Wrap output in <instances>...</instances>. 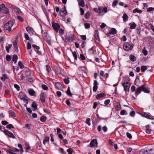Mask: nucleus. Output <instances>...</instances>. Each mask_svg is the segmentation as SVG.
I'll use <instances>...</instances> for the list:
<instances>
[{
    "instance_id": "12",
    "label": "nucleus",
    "mask_w": 154,
    "mask_h": 154,
    "mask_svg": "<svg viewBox=\"0 0 154 154\" xmlns=\"http://www.w3.org/2000/svg\"><path fill=\"white\" fill-rule=\"evenodd\" d=\"M94 38V39L97 41H99L100 40V38L99 36V32L97 30H95Z\"/></svg>"
},
{
    "instance_id": "20",
    "label": "nucleus",
    "mask_w": 154,
    "mask_h": 154,
    "mask_svg": "<svg viewBox=\"0 0 154 154\" xmlns=\"http://www.w3.org/2000/svg\"><path fill=\"white\" fill-rule=\"evenodd\" d=\"M28 92L29 94L31 96L34 95L35 93V91L32 88H30L28 90Z\"/></svg>"
},
{
    "instance_id": "56",
    "label": "nucleus",
    "mask_w": 154,
    "mask_h": 154,
    "mask_svg": "<svg viewBox=\"0 0 154 154\" xmlns=\"http://www.w3.org/2000/svg\"><path fill=\"white\" fill-rule=\"evenodd\" d=\"M7 128L9 129L14 128L13 125L11 124H9L7 125Z\"/></svg>"
},
{
    "instance_id": "58",
    "label": "nucleus",
    "mask_w": 154,
    "mask_h": 154,
    "mask_svg": "<svg viewBox=\"0 0 154 154\" xmlns=\"http://www.w3.org/2000/svg\"><path fill=\"white\" fill-rule=\"evenodd\" d=\"M154 11V8L153 7H149L147 8V11L148 12H150L151 11Z\"/></svg>"
},
{
    "instance_id": "23",
    "label": "nucleus",
    "mask_w": 154,
    "mask_h": 154,
    "mask_svg": "<svg viewBox=\"0 0 154 154\" xmlns=\"http://www.w3.org/2000/svg\"><path fill=\"white\" fill-rule=\"evenodd\" d=\"M26 30L29 33H32L33 31L32 28L30 26H27L26 28Z\"/></svg>"
},
{
    "instance_id": "59",
    "label": "nucleus",
    "mask_w": 154,
    "mask_h": 154,
    "mask_svg": "<svg viewBox=\"0 0 154 154\" xmlns=\"http://www.w3.org/2000/svg\"><path fill=\"white\" fill-rule=\"evenodd\" d=\"M0 128L1 130L2 131L5 133H5H6V131H8L5 129V128L3 127L2 128L0 126Z\"/></svg>"
},
{
    "instance_id": "13",
    "label": "nucleus",
    "mask_w": 154,
    "mask_h": 154,
    "mask_svg": "<svg viewBox=\"0 0 154 154\" xmlns=\"http://www.w3.org/2000/svg\"><path fill=\"white\" fill-rule=\"evenodd\" d=\"M6 135H7L9 137L12 138L13 139H15L16 138L13 134L9 131H6V133L5 134Z\"/></svg>"
},
{
    "instance_id": "49",
    "label": "nucleus",
    "mask_w": 154,
    "mask_h": 154,
    "mask_svg": "<svg viewBox=\"0 0 154 154\" xmlns=\"http://www.w3.org/2000/svg\"><path fill=\"white\" fill-rule=\"evenodd\" d=\"M31 45L30 43L29 42H28L27 43L26 48L27 50H29L31 48Z\"/></svg>"
},
{
    "instance_id": "62",
    "label": "nucleus",
    "mask_w": 154,
    "mask_h": 154,
    "mask_svg": "<svg viewBox=\"0 0 154 154\" xmlns=\"http://www.w3.org/2000/svg\"><path fill=\"white\" fill-rule=\"evenodd\" d=\"M135 112L134 111H132L130 114V115L131 117H134L135 115Z\"/></svg>"
},
{
    "instance_id": "41",
    "label": "nucleus",
    "mask_w": 154,
    "mask_h": 154,
    "mask_svg": "<svg viewBox=\"0 0 154 154\" xmlns=\"http://www.w3.org/2000/svg\"><path fill=\"white\" fill-rule=\"evenodd\" d=\"M72 55L75 60H77V56L76 52L75 51L72 52Z\"/></svg>"
},
{
    "instance_id": "4",
    "label": "nucleus",
    "mask_w": 154,
    "mask_h": 154,
    "mask_svg": "<svg viewBox=\"0 0 154 154\" xmlns=\"http://www.w3.org/2000/svg\"><path fill=\"white\" fill-rule=\"evenodd\" d=\"M89 54L91 56H96L97 55V52L95 49L94 48V46L90 48L88 51Z\"/></svg>"
},
{
    "instance_id": "5",
    "label": "nucleus",
    "mask_w": 154,
    "mask_h": 154,
    "mask_svg": "<svg viewBox=\"0 0 154 154\" xmlns=\"http://www.w3.org/2000/svg\"><path fill=\"white\" fill-rule=\"evenodd\" d=\"M122 85L124 88V90L126 92H129V90L130 87L131 85L130 83L127 82H124L122 84Z\"/></svg>"
},
{
    "instance_id": "51",
    "label": "nucleus",
    "mask_w": 154,
    "mask_h": 154,
    "mask_svg": "<svg viewBox=\"0 0 154 154\" xmlns=\"http://www.w3.org/2000/svg\"><path fill=\"white\" fill-rule=\"evenodd\" d=\"M102 11H103L102 10V7H99L98 8L99 15H100Z\"/></svg>"
},
{
    "instance_id": "30",
    "label": "nucleus",
    "mask_w": 154,
    "mask_h": 154,
    "mask_svg": "<svg viewBox=\"0 0 154 154\" xmlns=\"http://www.w3.org/2000/svg\"><path fill=\"white\" fill-rule=\"evenodd\" d=\"M60 11H61L64 14V16H65L66 14L67 11L65 8V7L64 8H62V9H61Z\"/></svg>"
},
{
    "instance_id": "46",
    "label": "nucleus",
    "mask_w": 154,
    "mask_h": 154,
    "mask_svg": "<svg viewBox=\"0 0 154 154\" xmlns=\"http://www.w3.org/2000/svg\"><path fill=\"white\" fill-rule=\"evenodd\" d=\"M142 52L143 54L145 56L147 55L148 54L147 51L146 50L145 47L142 50Z\"/></svg>"
},
{
    "instance_id": "31",
    "label": "nucleus",
    "mask_w": 154,
    "mask_h": 154,
    "mask_svg": "<svg viewBox=\"0 0 154 154\" xmlns=\"http://www.w3.org/2000/svg\"><path fill=\"white\" fill-rule=\"evenodd\" d=\"M8 78L7 75L5 74H3L2 77L1 78V79L2 80L4 81L5 80L8 79Z\"/></svg>"
},
{
    "instance_id": "39",
    "label": "nucleus",
    "mask_w": 154,
    "mask_h": 154,
    "mask_svg": "<svg viewBox=\"0 0 154 154\" xmlns=\"http://www.w3.org/2000/svg\"><path fill=\"white\" fill-rule=\"evenodd\" d=\"M46 67L47 72H48V73H49V72L51 71V69L50 66L49 65H46Z\"/></svg>"
},
{
    "instance_id": "10",
    "label": "nucleus",
    "mask_w": 154,
    "mask_h": 154,
    "mask_svg": "<svg viewBox=\"0 0 154 154\" xmlns=\"http://www.w3.org/2000/svg\"><path fill=\"white\" fill-rule=\"evenodd\" d=\"M32 47L34 48L35 51L36 52V53L39 55H42L41 52L38 50L40 48L39 47L35 45H32Z\"/></svg>"
},
{
    "instance_id": "8",
    "label": "nucleus",
    "mask_w": 154,
    "mask_h": 154,
    "mask_svg": "<svg viewBox=\"0 0 154 154\" xmlns=\"http://www.w3.org/2000/svg\"><path fill=\"white\" fill-rule=\"evenodd\" d=\"M52 26L54 30L56 32H57L60 27L59 25L57 23H54L52 24Z\"/></svg>"
},
{
    "instance_id": "19",
    "label": "nucleus",
    "mask_w": 154,
    "mask_h": 154,
    "mask_svg": "<svg viewBox=\"0 0 154 154\" xmlns=\"http://www.w3.org/2000/svg\"><path fill=\"white\" fill-rule=\"evenodd\" d=\"M129 58L131 61L132 62H134L136 60V57L132 54L130 55Z\"/></svg>"
},
{
    "instance_id": "14",
    "label": "nucleus",
    "mask_w": 154,
    "mask_h": 154,
    "mask_svg": "<svg viewBox=\"0 0 154 154\" xmlns=\"http://www.w3.org/2000/svg\"><path fill=\"white\" fill-rule=\"evenodd\" d=\"M97 143L96 139H94L91 140L90 143V145L91 147H92L96 146H97Z\"/></svg>"
},
{
    "instance_id": "16",
    "label": "nucleus",
    "mask_w": 154,
    "mask_h": 154,
    "mask_svg": "<svg viewBox=\"0 0 154 154\" xmlns=\"http://www.w3.org/2000/svg\"><path fill=\"white\" fill-rule=\"evenodd\" d=\"M141 91H142V86L137 88L135 93L136 97H137V96L141 93Z\"/></svg>"
},
{
    "instance_id": "28",
    "label": "nucleus",
    "mask_w": 154,
    "mask_h": 154,
    "mask_svg": "<svg viewBox=\"0 0 154 154\" xmlns=\"http://www.w3.org/2000/svg\"><path fill=\"white\" fill-rule=\"evenodd\" d=\"M133 13H137L140 14H141L142 13V11L141 10L138 9L137 8H136L133 11Z\"/></svg>"
},
{
    "instance_id": "42",
    "label": "nucleus",
    "mask_w": 154,
    "mask_h": 154,
    "mask_svg": "<svg viewBox=\"0 0 154 154\" xmlns=\"http://www.w3.org/2000/svg\"><path fill=\"white\" fill-rule=\"evenodd\" d=\"M12 46V44L8 45V46H6V51L8 53L9 52V49L11 48Z\"/></svg>"
},
{
    "instance_id": "2",
    "label": "nucleus",
    "mask_w": 154,
    "mask_h": 154,
    "mask_svg": "<svg viewBox=\"0 0 154 154\" xmlns=\"http://www.w3.org/2000/svg\"><path fill=\"white\" fill-rule=\"evenodd\" d=\"M0 12L7 14L9 13V11L8 9L4 4H2L0 5Z\"/></svg>"
},
{
    "instance_id": "61",
    "label": "nucleus",
    "mask_w": 154,
    "mask_h": 154,
    "mask_svg": "<svg viewBox=\"0 0 154 154\" xmlns=\"http://www.w3.org/2000/svg\"><path fill=\"white\" fill-rule=\"evenodd\" d=\"M120 114L121 115H126L127 112L125 110H122L120 112Z\"/></svg>"
},
{
    "instance_id": "24",
    "label": "nucleus",
    "mask_w": 154,
    "mask_h": 154,
    "mask_svg": "<svg viewBox=\"0 0 154 154\" xmlns=\"http://www.w3.org/2000/svg\"><path fill=\"white\" fill-rule=\"evenodd\" d=\"M109 33L111 34L115 35L116 33V30L115 28H112L109 31Z\"/></svg>"
},
{
    "instance_id": "64",
    "label": "nucleus",
    "mask_w": 154,
    "mask_h": 154,
    "mask_svg": "<svg viewBox=\"0 0 154 154\" xmlns=\"http://www.w3.org/2000/svg\"><path fill=\"white\" fill-rule=\"evenodd\" d=\"M7 151L8 152L9 154H16V153L14 152L13 151L9 149L7 150Z\"/></svg>"
},
{
    "instance_id": "50",
    "label": "nucleus",
    "mask_w": 154,
    "mask_h": 154,
    "mask_svg": "<svg viewBox=\"0 0 154 154\" xmlns=\"http://www.w3.org/2000/svg\"><path fill=\"white\" fill-rule=\"evenodd\" d=\"M11 59V57L8 54H7L6 56V60L7 61H10Z\"/></svg>"
},
{
    "instance_id": "1",
    "label": "nucleus",
    "mask_w": 154,
    "mask_h": 154,
    "mask_svg": "<svg viewBox=\"0 0 154 154\" xmlns=\"http://www.w3.org/2000/svg\"><path fill=\"white\" fill-rule=\"evenodd\" d=\"M13 25V22L12 21H9L4 26V29L5 30H8V31L10 32L12 31L11 27Z\"/></svg>"
},
{
    "instance_id": "6",
    "label": "nucleus",
    "mask_w": 154,
    "mask_h": 154,
    "mask_svg": "<svg viewBox=\"0 0 154 154\" xmlns=\"http://www.w3.org/2000/svg\"><path fill=\"white\" fill-rule=\"evenodd\" d=\"M140 114L143 117H144L147 119H153V116H150L149 114L146 113L144 112H141Z\"/></svg>"
},
{
    "instance_id": "43",
    "label": "nucleus",
    "mask_w": 154,
    "mask_h": 154,
    "mask_svg": "<svg viewBox=\"0 0 154 154\" xmlns=\"http://www.w3.org/2000/svg\"><path fill=\"white\" fill-rule=\"evenodd\" d=\"M90 14L89 11H88L85 15V18L86 19H88L90 16Z\"/></svg>"
},
{
    "instance_id": "37",
    "label": "nucleus",
    "mask_w": 154,
    "mask_h": 154,
    "mask_svg": "<svg viewBox=\"0 0 154 154\" xmlns=\"http://www.w3.org/2000/svg\"><path fill=\"white\" fill-rule=\"evenodd\" d=\"M32 107L35 109H37V105L35 102H33L32 104Z\"/></svg>"
},
{
    "instance_id": "7",
    "label": "nucleus",
    "mask_w": 154,
    "mask_h": 154,
    "mask_svg": "<svg viewBox=\"0 0 154 154\" xmlns=\"http://www.w3.org/2000/svg\"><path fill=\"white\" fill-rule=\"evenodd\" d=\"M152 151V149H148L147 148H145L143 149H141L140 150V152H142L143 154H146V152L147 154H149L151 153L150 152Z\"/></svg>"
},
{
    "instance_id": "9",
    "label": "nucleus",
    "mask_w": 154,
    "mask_h": 154,
    "mask_svg": "<svg viewBox=\"0 0 154 154\" xmlns=\"http://www.w3.org/2000/svg\"><path fill=\"white\" fill-rule=\"evenodd\" d=\"M100 78L101 79H102L101 78V76L103 77V79H104L105 80L106 78L108 76L109 74L107 73H106L104 74V72L103 71H101L100 72Z\"/></svg>"
},
{
    "instance_id": "11",
    "label": "nucleus",
    "mask_w": 154,
    "mask_h": 154,
    "mask_svg": "<svg viewBox=\"0 0 154 154\" xmlns=\"http://www.w3.org/2000/svg\"><path fill=\"white\" fill-rule=\"evenodd\" d=\"M142 91L147 93H149L150 92V88L149 87H146L145 85L142 86Z\"/></svg>"
},
{
    "instance_id": "36",
    "label": "nucleus",
    "mask_w": 154,
    "mask_h": 154,
    "mask_svg": "<svg viewBox=\"0 0 154 154\" xmlns=\"http://www.w3.org/2000/svg\"><path fill=\"white\" fill-rule=\"evenodd\" d=\"M66 93L69 96L71 97H72V94L70 92V88L68 87V88L67 90L66 91Z\"/></svg>"
},
{
    "instance_id": "57",
    "label": "nucleus",
    "mask_w": 154,
    "mask_h": 154,
    "mask_svg": "<svg viewBox=\"0 0 154 154\" xmlns=\"http://www.w3.org/2000/svg\"><path fill=\"white\" fill-rule=\"evenodd\" d=\"M59 151L60 152L62 153L63 154H66V152H64V149L62 148H60L59 149Z\"/></svg>"
},
{
    "instance_id": "25",
    "label": "nucleus",
    "mask_w": 154,
    "mask_h": 154,
    "mask_svg": "<svg viewBox=\"0 0 154 154\" xmlns=\"http://www.w3.org/2000/svg\"><path fill=\"white\" fill-rule=\"evenodd\" d=\"M129 25L130 26V29H135L136 26V24L134 22H133L132 23H130Z\"/></svg>"
},
{
    "instance_id": "22",
    "label": "nucleus",
    "mask_w": 154,
    "mask_h": 154,
    "mask_svg": "<svg viewBox=\"0 0 154 154\" xmlns=\"http://www.w3.org/2000/svg\"><path fill=\"white\" fill-rule=\"evenodd\" d=\"M9 113L10 117L11 116L13 118H14L15 117V113L14 111H13L12 110H10L9 111Z\"/></svg>"
},
{
    "instance_id": "34",
    "label": "nucleus",
    "mask_w": 154,
    "mask_h": 154,
    "mask_svg": "<svg viewBox=\"0 0 154 154\" xmlns=\"http://www.w3.org/2000/svg\"><path fill=\"white\" fill-rule=\"evenodd\" d=\"M40 119L42 122H44L46 121L47 118L45 116H43L41 117Z\"/></svg>"
},
{
    "instance_id": "17",
    "label": "nucleus",
    "mask_w": 154,
    "mask_h": 154,
    "mask_svg": "<svg viewBox=\"0 0 154 154\" xmlns=\"http://www.w3.org/2000/svg\"><path fill=\"white\" fill-rule=\"evenodd\" d=\"M105 96L106 94L105 93H102L97 95L96 96V97L97 99H99Z\"/></svg>"
},
{
    "instance_id": "45",
    "label": "nucleus",
    "mask_w": 154,
    "mask_h": 154,
    "mask_svg": "<svg viewBox=\"0 0 154 154\" xmlns=\"http://www.w3.org/2000/svg\"><path fill=\"white\" fill-rule=\"evenodd\" d=\"M84 26L86 29H88L90 27V25L89 23H84Z\"/></svg>"
},
{
    "instance_id": "60",
    "label": "nucleus",
    "mask_w": 154,
    "mask_h": 154,
    "mask_svg": "<svg viewBox=\"0 0 154 154\" xmlns=\"http://www.w3.org/2000/svg\"><path fill=\"white\" fill-rule=\"evenodd\" d=\"M14 86V88H16L17 91H19L20 90V87L18 85L15 84Z\"/></svg>"
},
{
    "instance_id": "54",
    "label": "nucleus",
    "mask_w": 154,
    "mask_h": 154,
    "mask_svg": "<svg viewBox=\"0 0 154 154\" xmlns=\"http://www.w3.org/2000/svg\"><path fill=\"white\" fill-rule=\"evenodd\" d=\"M25 75L27 77L31 75V72L29 70H26L25 72Z\"/></svg>"
},
{
    "instance_id": "40",
    "label": "nucleus",
    "mask_w": 154,
    "mask_h": 154,
    "mask_svg": "<svg viewBox=\"0 0 154 154\" xmlns=\"http://www.w3.org/2000/svg\"><path fill=\"white\" fill-rule=\"evenodd\" d=\"M9 149L13 151V152H19V149L14 147H10Z\"/></svg>"
},
{
    "instance_id": "53",
    "label": "nucleus",
    "mask_w": 154,
    "mask_h": 154,
    "mask_svg": "<svg viewBox=\"0 0 154 154\" xmlns=\"http://www.w3.org/2000/svg\"><path fill=\"white\" fill-rule=\"evenodd\" d=\"M80 57L81 59L82 60H85L86 59L85 57L82 54H80Z\"/></svg>"
},
{
    "instance_id": "18",
    "label": "nucleus",
    "mask_w": 154,
    "mask_h": 154,
    "mask_svg": "<svg viewBox=\"0 0 154 154\" xmlns=\"http://www.w3.org/2000/svg\"><path fill=\"white\" fill-rule=\"evenodd\" d=\"M123 21L124 22L127 21L128 19V17L126 14H124L122 16Z\"/></svg>"
},
{
    "instance_id": "44",
    "label": "nucleus",
    "mask_w": 154,
    "mask_h": 154,
    "mask_svg": "<svg viewBox=\"0 0 154 154\" xmlns=\"http://www.w3.org/2000/svg\"><path fill=\"white\" fill-rule=\"evenodd\" d=\"M90 120H91L90 118H88L86 119L85 121L86 123L89 126H90L91 125V123L90 122Z\"/></svg>"
},
{
    "instance_id": "47",
    "label": "nucleus",
    "mask_w": 154,
    "mask_h": 154,
    "mask_svg": "<svg viewBox=\"0 0 154 154\" xmlns=\"http://www.w3.org/2000/svg\"><path fill=\"white\" fill-rule=\"evenodd\" d=\"M66 151L68 152V154H72L73 152V150L71 148H69L67 149Z\"/></svg>"
},
{
    "instance_id": "32",
    "label": "nucleus",
    "mask_w": 154,
    "mask_h": 154,
    "mask_svg": "<svg viewBox=\"0 0 154 154\" xmlns=\"http://www.w3.org/2000/svg\"><path fill=\"white\" fill-rule=\"evenodd\" d=\"M18 66L20 69H23L24 67V66L23 65V62L20 61L18 62Z\"/></svg>"
},
{
    "instance_id": "63",
    "label": "nucleus",
    "mask_w": 154,
    "mask_h": 154,
    "mask_svg": "<svg viewBox=\"0 0 154 154\" xmlns=\"http://www.w3.org/2000/svg\"><path fill=\"white\" fill-rule=\"evenodd\" d=\"M25 128L26 129H27L28 130L31 129V127L30 125L28 124H27L25 125Z\"/></svg>"
},
{
    "instance_id": "3",
    "label": "nucleus",
    "mask_w": 154,
    "mask_h": 154,
    "mask_svg": "<svg viewBox=\"0 0 154 154\" xmlns=\"http://www.w3.org/2000/svg\"><path fill=\"white\" fill-rule=\"evenodd\" d=\"M133 47V44L131 45L128 42H125L123 46L124 49L126 51L132 50Z\"/></svg>"
},
{
    "instance_id": "35",
    "label": "nucleus",
    "mask_w": 154,
    "mask_h": 154,
    "mask_svg": "<svg viewBox=\"0 0 154 154\" xmlns=\"http://www.w3.org/2000/svg\"><path fill=\"white\" fill-rule=\"evenodd\" d=\"M147 69V67L145 66H142L141 67V70L142 72H144Z\"/></svg>"
},
{
    "instance_id": "38",
    "label": "nucleus",
    "mask_w": 154,
    "mask_h": 154,
    "mask_svg": "<svg viewBox=\"0 0 154 154\" xmlns=\"http://www.w3.org/2000/svg\"><path fill=\"white\" fill-rule=\"evenodd\" d=\"M79 5L82 7H84L85 6V2L83 0H81L79 3Z\"/></svg>"
},
{
    "instance_id": "15",
    "label": "nucleus",
    "mask_w": 154,
    "mask_h": 154,
    "mask_svg": "<svg viewBox=\"0 0 154 154\" xmlns=\"http://www.w3.org/2000/svg\"><path fill=\"white\" fill-rule=\"evenodd\" d=\"M94 86L93 88V90L94 92H96L98 88L97 85H98V83L97 80H94Z\"/></svg>"
},
{
    "instance_id": "29",
    "label": "nucleus",
    "mask_w": 154,
    "mask_h": 154,
    "mask_svg": "<svg viewBox=\"0 0 154 154\" xmlns=\"http://www.w3.org/2000/svg\"><path fill=\"white\" fill-rule=\"evenodd\" d=\"M149 125L146 126V132L147 134H149L151 132V130L149 128Z\"/></svg>"
},
{
    "instance_id": "21",
    "label": "nucleus",
    "mask_w": 154,
    "mask_h": 154,
    "mask_svg": "<svg viewBox=\"0 0 154 154\" xmlns=\"http://www.w3.org/2000/svg\"><path fill=\"white\" fill-rule=\"evenodd\" d=\"M54 70L55 72L57 74H60L61 73L60 69L59 67H54Z\"/></svg>"
},
{
    "instance_id": "33",
    "label": "nucleus",
    "mask_w": 154,
    "mask_h": 154,
    "mask_svg": "<svg viewBox=\"0 0 154 154\" xmlns=\"http://www.w3.org/2000/svg\"><path fill=\"white\" fill-rule=\"evenodd\" d=\"M49 140V138L48 137H45L44 140H43V143L44 145L47 142H48Z\"/></svg>"
},
{
    "instance_id": "27",
    "label": "nucleus",
    "mask_w": 154,
    "mask_h": 154,
    "mask_svg": "<svg viewBox=\"0 0 154 154\" xmlns=\"http://www.w3.org/2000/svg\"><path fill=\"white\" fill-rule=\"evenodd\" d=\"M17 58L18 57L17 55L14 54L13 55L12 57V61L14 62V63H17Z\"/></svg>"
},
{
    "instance_id": "52",
    "label": "nucleus",
    "mask_w": 154,
    "mask_h": 154,
    "mask_svg": "<svg viewBox=\"0 0 154 154\" xmlns=\"http://www.w3.org/2000/svg\"><path fill=\"white\" fill-rule=\"evenodd\" d=\"M118 3V2L117 0H116L115 1H113L112 2V7H114L116 6Z\"/></svg>"
},
{
    "instance_id": "55",
    "label": "nucleus",
    "mask_w": 154,
    "mask_h": 154,
    "mask_svg": "<svg viewBox=\"0 0 154 154\" xmlns=\"http://www.w3.org/2000/svg\"><path fill=\"white\" fill-rule=\"evenodd\" d=\"M121 105L119 103L118 104H117L116 107V110H119L121 109Z\"/></svg>"
},
{
    "instance_id": "48",
    "label": "nucleus",
    "mask_w": 154,
    "mask_h": 154,
    "mask_svg": "<svg viewBox=\"0 0 154 154\" xmlns=\"http://www.w3.org/2000/svg\"><path fill=\"white\" fill-rule=\"evenodd\" d=\"M55 85L56 87L59 89L60 88L61 85L59 82H57L55 83Z\"/></svg>"
},
{
    "instance_id": "26",
    "label": "nucleus",
    "mask_w": 154,
    "mask_h": 154,
    "mask_svg": "<svg viewBox=\"0 0 154 154\" xmlns=\"http://www.w3.org/2000/svg\"><path fill=\"white\" fill-rule=\"evenodd\" d=\"M20 97L21 99L23 100L25 102L27 103H28V100L26 97L24 96H22L20 95Z\"/></svg>"
}]
</instances>
